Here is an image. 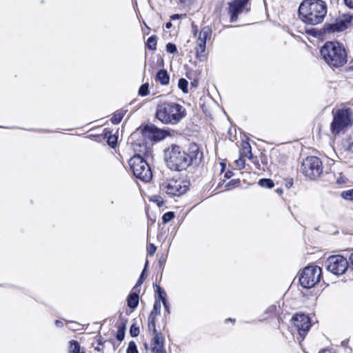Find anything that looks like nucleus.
<instances>
[{"instance_id":"9b49d317","label":"nucleus","mask_w":353,"mask_h":353,"mask_svg":"<svg viewBox=\"0 0 353 353\" xmlns=\"http://www.w3.org/2000/svg\"><path fill=\"white\" fill-rule=\"evenodd\" d=\"M212 30L208 26L203 27L199 33L194 48L196 57L200 61H204L207 59L205 54L206 41L211 37Z\"/></svg>"},{"instance_id":"2eb2a0df","label":"nucleus","mask_w":353,"mask_h":353,"mask_svg":"<svg viewBox=\"0 0 353 353\" xmlns=\"http://www.w3.org/2000/svg\"><path fill=\"white\" fill-rule=\"evenodd\" d=\"M347 28V23L343 20H340L336 23L331 24H326L325 26V30L328 33L335 32H341Z\"/></svg>"},{"instance_id":"f3484780","label":"nucleus","mask_w":353,"mask_h":353,"mask_svg":"<svg viewBox=\"0 0 353 353\" xmlns=\"http://www.w3.org/2000/svg\"><path fill=\"white\" fill-rule=\"evenodd\" d=\"M152 132V138L156 141H160L170 134L168 131L161 130L157 128H154Z\"/></svg>"},{"instance_id":"c9c22d12","label":"nucleus","mask_w":353,"mask_h":353,"mask_svg":"<svg viewBox=\"0 0 353 353\" xmlns=\"http://www.w3.org/2000/svg\"><path fill=\"white\" fill-rule=\"evenodd\" d=\"M165 48H166V51L170 53H174L177 50L176 45L172 43H168L166 45Z\"/></svg>"},{"instance_id":"473e14b6","label":"nucleus","mask_w":353,"mask_h":353,"mask_svg":"<svg viewBox=\"0 0 353 353\" xmlns=\"http://www.w3.org/2000/svg\"><path fill=\"white\" fill-rule=\"evenodd\" d=\"M166 223L165 221L158 223V229L160 230V232L157 234L158 238L166 236V231H163Z\"/></svg>"},{"instance_id":"72a5a7b5","label":"nucleus","mask_w":353,"mask_h":353,"mask_svg":"<svg viewBox=\"0 0 353 353\" xmlns=\"http://www.w3.org/2000/svg\"><path fill=\"white\" fill-rule=\"evenodd\" d=\"M127 353H139L137 345L134 341L129 343L128 347L127 348Z\"/></svg>"},{"instance_id":"20e7f679","label":"nucleus","mask_w":353,"mask_h":353,"mask_svg":"<svg viewBox=\"0 0 353 353\" xmlns=\"http://www.w3.org/2000/svg\"><path fill=\"white\" fill-rule=\"evenodd\" d=\"M165 160L172 170L181 171L189 166L187 152L176 145H172L165 150Z\"/></svg>"},{"instance_id":"864d4df0","label":"nucleus","mask_w":353,"mask_h":353,"mask_svg":"<svg viewBox=\"0 0 353 353\" xmlns=\"http://www.w3.org/2000/svg\"><path fill=\"white\" fill-rule=\"evenodd\" d=\"M336 182H337V183H339V184H341V183H344V182H345V181H344V179H343V177H341H341H339V178L337 179Z\"/></svg>"},{"instance_id":"f257e3e1","label":"nucleus","mask_w":353,"mask_h":353,"mask_svg":"<svg viewBox=\"0 0 353 353\" xmlns=\"http://www.w3.org/2000/svg\"><path fill=\"white\" fill-rule=\"evenodd\" d=\"M327 4L323 0H304L299 7V18L312 26L321 23L327 14Z\"/></svg>"},{"instance_id":"b1692460","label":"nucleus","mask_w":353,"mask_h":353,"mask_svg":"<svg viewBox=\"0 0 353 353\" xmlns=\"http://www.w3.org/2000/svg\"><path fill=\"white\" fill-rule=\"evenodd\" d=\"M161 305L159 301H156L153 305L152 310L151 311L149 317L156 318L157 315L160 314Z\"/></svg>"},{"instance_id":"aec40b11","label":"nucleus","mask_w":353,"mask_h":353,"mask_svg":"<svg viewBox=\"0 0 353 353\" xmlns=\"http://www.w3.org/2000/svg\"><path fill=\"white\" fill-rule=\"evenodd\" d=\"M139 304V295L135 292H132L128 297V305L130 308H135Z\"/></svg>"},{"instance_id":"f704fd0d","label":"nucleus","mask_w":353,"mask_h":353,"mask_svg":"<svg viewBox=\"0 0 353 353\" xmlns=\"http://www.w3.org/2000/svg\"><path fill=\"white\" fill-rule=\"evenodd\" d=\"M157 292L158 293L159 299L163 302V300H166L165 293L164 290L159 285L157 286Z\"/></svg>"},{"instance_id":"0eeeda50","label":"nucleus","mask_w":353,"mask_h":353,"mask_svg":"<svg viewBox=\"0 0 353 353\" xmlns=\"http://www.w3.org/2000/svg\"><path fill=\"white\" fill-rule=\"evenodd\" d=\"M322 270L318 266H307L303 269L299 277L301 285L304 288H313L320 281Z\"/></svg>"},{"instance_id":"3c124183","label":"nucleus","mask_w":353,"mask_h":353,"mask_svg":"<svg viewBox=\"0 0 353 353\" xmlns=\"http://www.w3.org/2000/svg\"><path fill=\"white\" fill-rule=\"evenodd\" d=\"M180 18V15L178 14H173L170 17V19L172 20H176V19H179Z\"/></svg>"},{"instance_id":"bf43d9fd","label":"nucleus","mask_w":353,"mask_h":353,"mask_svg":"<svg viewBox=\"0 0 353 353\" xmlns=\"http://www.w3.org/2000/svg\"><path fill=\"white\" fill-rule=\"evenodd\" d=\"M319 353H331V352L330 351L323 350V351L320 352Z\"/></svg>"},{"instance_id":"c756f323","label":"nucleus","mask_w":353,"mask_h":353,"mask_svg":"<svg viewBox=\"0 0 353 353\" xmlns=\"http://www.w3.org/2000/svg\"><path fill=\"white\" fill-rule=\"evenodd\" d=\"M178 86L184 93L188 92V81L185 79H179L178 82Z\"/></svg>"},{"instance_id":"a19ab883","label":"nucleus","mask_w":353,"mask_h":353,"mask_svg":"<svg viewBox=\"0 0 353 353\" xmlns=\"http://www.w3.org/2000/svg\"><path fill=\"white\" fill-rule=\"evenodd\" d=\"M167 256L165 255L162 254L159 259V265L161 268H163L165 264L166 263Z\"/></svg>"},{"instance_id":"2f4dec72","label":"nucleus","mask_w":353,"mask_h":353,"mask_svg":"<svg viewBox=\"0 0 353 353\" xmlns=\"http://www.w3.org/2000/svg\"><path fill=\"white\" fill-rule=\"evenodd\" d=\"M341 196L345 200L353 201V188L343 191Z\"/></svg>"},{"instance_id":"8fccbe9b","label":"nucleus","mask_w":353,"mask_h":353,"mask_svg":"<svg viewBox=\"0 0 353 353\" xmlns=\"http://www.w3.org/2000/svg\"><path fill=\"white\" fill-rule=\"evenodd\" d=\"M349 267L353 270V253L351 254L350 259H349Z\"/></svg>"},{"instance_id":"9d476101","label":"nucleus","mask_w":353,"mask_h":353,"mask_svg":"<svg viewBox=\"0 0 353 353\" xmlns=\"http://www.w3.org/2000/svg\"><path fill=\"white\" fill-rule=\"evenodd\" d=\"M327 270L336 275L345 273L349 267V262L341 255H333L327 258L325 262Z\"/></svg>"},{"instance_id":"37998d69","label":"nucleus","mask_w":353,"mask_h":353,"mask_svg":"<svg viewBox=\"0 0 353 353\" xmlns=\"http://www.w3.org/2000/svg\"><path fill=\"white\" fill-rule=\"evenodd\" d=\"M148 264V261H147L145 262V268H144V270H143V272H142V273H141V276H140V278H139V281H137V284H136V286L141 285V283H143V274H144L145 270V268H146V267H147Z\"/></svg>"},{"instance_id":"423d86ee","label":"nucleus","mask_w":353,"mask_h":353,"mask_svg":"<svg viewBox=\"0 0 353 353\" xmlns=\"http://www.w3.org/2000/svg\"><path fill=\"white\" fill-rule=\"evenodd\" d=\"M189 183L181 179H170L160 184L163 192L170 196H180L188 190Z\"/></svg>"},{"instance_id":"6e6d98bb","label":"nucleus","mask_w":353,"mask_h":353,"mask_svg":"<svg viewBox=\"0 0 353 353\" xmlns=\"http://www.w3.org/2000/svg\"><path fill=\"white\" fill-rule=\"evenodd\" d=\"M172 24L171 22H167L165 23V28L168 29L172 27Z\"/></svg>"},{"instance_id":"7c9ffc66","label":"nucleus","mask_w":353,"mask_h":353,"mask_svg":"<svg viewBox=\"0 0 353 353\" xmlns=\"http://www.w3.org/2000/svg\"><path fill=\"white\" fill-rule=\"evenodd\" d=\"M149 94V84L145 83L142 84L139 89V94L141 97H145Z\"/></svg>"},{"instance_id":"a878e982","label":"nucleus","mask_w":353,"mask_h":353,"mask_svg":"<svg viewBox=\"0 0 353 353\" xmlns=\"http://www.w3.org/2000/svg\"><path fill=\"white\" fill-rule=\"evenodd\" d=\"M70 353H85L84 352H81V347L79 343L76 341H71L70 342Z\"/></svg>"},{"instance_id":"09e8293b","label":"nucleus","mask_w":353,"mask_h":353,"mask_svg":"<svg viewBox=\"0 0 353 353\" xmlns=\"http://www.w3.org/2000/svg\"><path fill=\"white\" fill-rule=\"evenodd\" d=\"M236 163L237 165L239 167L243 168L245 165V161L241 159H239V160L236 161Z\"/></svg>"},{"instance_id":"5fc2aeb1","label":"nucleus","mask_w":353,"mask_h":353,"mask_svg":"<svg viewBox=\"0 0 353 353\" xmlns=\"http://www.w3.org/2000/svg\"><path fill=\"white\" fill-rule=\"evenodd\" d=\"M308 33L312 34V35L316 36V32L314 30H309Z\"/></svg>"},{"instance_id":"f8f14e48","label":"nucleus","mask_w":353,"mask_h":353,"mask_svg":"<svg viewBox=\"0 0 353 353\" xmlns=\"http://www.w3.org/2000/svg\"><path fill=\"white\" fill-rule=\"evenodd\" d=\"M291 321L303 340L311 327L309 316L304 314H296L292 317Z\"/></svg>"},{"instance_id":"58836bf2","label":"nucleus","mask_w":353,"mask_h":353,"mask_svg":"<svg viewBox=\"0 0 353 353\" xmlns=\"http://www.w3.org/2000/svg\"><path fill=\"white\" fill-rule=\"evenodd\" d=\"M157 250V247L153 243H150L148 246L147 251L149 255L152 256Z\"/></svg>"},{"instance_id":"49530a36","label":"nucleus","mask_w":353,"mask_h":353,"mask_svg":"<svg viewBox=\"0 0 353 353\" xmlns=\"http://www.w3.org/2000/svg\"><path fill=\"white\" fill-rule=\"evenodd\" d=\"M164 307H165V312L168 313V314H170V307H169V305H168V303L167 302L166 300H163V302H162Z\"/></svg>"},{"instance_id":"39448f33","label":"nucleus","mask_w":353,"mask_h":353,"mask_svg":"<svg viewBox=\"0 0 353 353\" xmlns=\"http://www.w3.org/2000/svg\"><path fill=\"white\" fill-rule=\"evenodd\" d=\"M128 163L130 170L136 178L144 182H149L152 179L151 168L141 155L133 156Z\"/></svg>"},{"instance_id":"7ed1b4c3","label":"nucleus","mask_w":353,"mask_h":353,"mask_svg":"<svg viewBox=\"0 0 353 353\" xmlns=\"http://www.w3.org/2000/svg\"><path fill=\"white\" fill-rule=\"evenodd\" d=\"M321 56L330 67L339 68L347 62L344 46L338 41H327L320 50Z\"/></svg>"},{"instance_id":"bb28decb","label":"nucleus","mask_w":353,"mask_h":353,"mask_svg":"<svg viewBox=\"0 0 353 353\" xmlns=\"http://www.w3.org/2000/svg\"><path fill=\"white\" fill-rule=\"evenodd\" d=\"M125 323H121L118 327V331L117 334V339L119 341H122L125 337Z\"/></svg>"},{"instance_id":"c03bdc74","label":"nucleus","mask_w":353,"mask_h":353,"mask_svg":"<svg viewBox=\"0 0 353 353\" xmlns=\"http://www.w3.org/2000/svg\"><path fill=\"white\" fill-rule=\"evenodd\" d=\"M152 353H166L164 347L161 348H157V347H152Z\"/></svg>"},{"instance_id":"052dcab7","label":"nucleus","mask_w":353,"mask_h":353,"mask_svg":"<svg viewBox=\"0 0 353 353\" xmlns=\"http://www.w3.org/2000/svg\"><path fill=\"white\" fill-rule=\"evenodd\" d=\"M227 321H231L232 320V319H227Z\"/></svg>"},{"instance_id":"603ef678","label":"nucleus","mask_w":353,"mask_h":353,"mask_svg":"<svg viewBox=\"0 0 353 353\" xmlns=\"http://www.w3.org/2000/svg\"><path fill=\"white\" fill-rule=\"evenodd\" d=\"M55 325L57 326V327H62L63 326V323L59 321V320H57L55 321Z\"/></svg>"},{"instance_id":"1a4fd4ad","label":"nucleus","mask_w":353,"mask_h":353,"mask_svg":"<svg viewBox=\"0 0 353 353\" xmlns=\"http://www.w3.org/2000/svg\"><path fill=\"white\" fill-rule=\"evenodd\" d=\"M352 112L350 109H339L334 116L330 128L334 134H339L344 128L352 125L351 115Z\"/></svg>"},{"instance_id":"de8ad7c7","label":"nucleus","mask_w":353,"mask_h":353,"mask_svg":"<svg viewBox=\"0 0 353 353\" xmlns=\"http://www.w3.org/2000/svg\"><path fill=\"white\" fill-rule=\"evenodd\" d=\"M345 5L350 8H353V0H344Z\"/></svg>"},{"instance_id":"ddd939ff","label":"nucleus","mask_w":353,"mask_h":353,"mask_svg":"<svg viewBox=\"0 0 353 353\" xmlns=\"http://www.w3.org/2000/svg\"><path fill=\"white\" fill-rule=\"evenodd\" d=\"M249 0H233L229 3V12L230 13L231 21H235L238 16L243 12Z\"/></svg>"},{"instance_id":"79ce46f5","label":"nucleus","mask_w":353,"mask_h":353,"mask_svg":"<svg viewBox=\"0 0 353 353\" xmlns=\"http://www.w3.org/2000/svg\"><path fill=\"white\" fill-rule=\"evenodd\" d=\"M152 198H153L152 201L156 202L158 206L160 207V206H161L163 204V199H162V198L161 196H154Z\"/></svg>"},{"instance_id":"6ab92c4d","label":"nucleus","mask_w":353,"mask_h":353,"mask_svg":"<svg viewBox=\"0 0 353 353\" xmlns=\"http://www.w3.org/2000/svg\"><path fill=\"white\" fill-rule=\"evenodd\" d=\"M242 152L241 155L243 157H246L249 159L252 158V148L250 144L248 141H242Z\"/></svg>"},{"instance_id":"cd10ccee","label":"nucleus","mask_w":353,"mask_h":353,"mask_svg":"<svg viewBox=\"0 0 353 353\" xmlns=\"http://www.w3.org/2000/svg\"><path fill=\"white\" fill-rule=\"evenodd\" d=\"M105 137H108L107 143H108V145L110 147H111L112 148H114L117 144L118 137L115 135H111V134L108 135L107 132L105 133Z\"/></svg>"},{"instance_id":"5701e85b","label":"nucleus","mask_w":353,"mask_h":353,"mask_svg":"<svg viewBox=\"0 0 353 353\" xmlns=\"http://www.w3.org/2000/svg\"><path fill=\"white\" fill-rule=\"evenodd\" d=\"M258 183L261 187L268 188V189H271L274 186V183L273 181L270 179H266V178L261 179L259 181Z\"/></svg>"},{"instance_id":"a18cd8bd","label":"nucleus","mask_w":353,"mask_h":353,"mask_svg":"<svg viewBox=\"0 0 353 353\" xmlns=\"http://www.w3.org/2000/svg\"><path fill=\"white\" fill-rule=\"evenodd\" d=\"M276 310V306L275 305H272L268 307L265 311V313H274Z\"/></svg>"},{"instance_id":"4468645a","label":"nucleus","mask_w":353,"mask_h":353,"mask_svg":"<svg viewBox=\"0 0 353 353\" xmlns=\"http://www.w3.org/2000/svg\"><path fill=\"white\" fill-rule=\"evenodd\" d=\"M203 157V153L200 151L199 146L196 143H192L187 152V159L188 165H197L200 163Z\"/></svg>"},{"instance_id":"c85d7f7f","label":"nucleus","mask_w":353,"mask_h":353,"mask_svg":"<svg viewBox=\"0 0 353 353\" xmlns=\"http://www.w3.org/2000/svg\"><path fill=\"white\" fill-rule=\"evenodd\" d=\"M148 330L152 334L159 332L157 331L155 319L153 317H148Z\"/></svg>"},{"instance_id":"ea45409f","label":"nucleus","mask_w":353,"mask_h":353,"mask_svg":"<svg viewBox=\"0 0 353 353\" xmlns=\"http://www.w3.org/2000/svg\"><path fill=\"white\" fill-rule=\"evenodd\" d=\"M240 184V180L239 179H232L226 185V188H229L230 186L236 187Z\"/></svg>"},{"instance_id":"f03ea898","label":"nucleus","mask_w":353,"mask_h":353,"mask_svg":"<svg viewBox=\"0 0 353 353\" xmlns=\"http://www.w3.org/2000/svg\"><path fill=\"white\" fill-rule=\"evenodd\" d=\"M186 114V110L182 105L174 101H163L157 105L155 117L163 124L174 125Z\"/></svg>"},{"instance_id":"393cba45","label":"nucleus","mask_w":353,"mask_h":353,"mask_svg":"<svg viewBox=\"0 0 353 353\" xmlns=\"http://www.w3.org/2000/svg\"><path fill=\"white\" fill-rule=\"evenodd\" d=\"M157 37L156 35L150 36L146 42V46L148 49L154 50L157 48Z\"/></svg>"},{"instance_id":"a211bd4d","label":"nucleus","mask_w":353,"mask_h":353,"mask_svg":"<svg viewBox=\"0 0 353 353\" xmlns=\"http://www.w3.org/2000/svg\"><path fill=\"white\" fill-rule=\"evenodd\" d=\"M154 337L152 341V347L161 348L163 347L164 339L161 332L153 334Z\"/></svg>"},{"instance_id":"e433bc0d","label":"nucleus","mask_w":353,"mask_h":353,"mask_svg":"<svg viewBox=\"0 0 353 353\" xmlns=\"http://www.w3.org/2000/svg\"><path fill=\"white\" fill-rule=\"evenodd\" d=\"M174 219V213L173 212H168L162 216V221H172Z\"/></svg>"},{"instance_id":"412c9836","label":"nucleus","mask_w":353,"mask_h":353,"mask_svg":"<svg viewBox=\"0 0 353 353\" xmlns=\"http://www.w3.org/2000/svg\"><path fill=\"white\" fill-rule=\"evenodd\" d=\"M125 113L126 110H120L115 112L110 119L111 122L114 125L119 124L122 121Z\"/></svg>"},{"instance_id":"4c0bfd02","label":"nucleus","mask_w":353,"mask_h":353,"mask_svg":"<svg viewBox=\"0 0 353 353\" xmlns=\"http://www.w3.org/2000/svg\"><path fill=\"white\" fill-rule=\"evenodd\" d=\"M130 334L133 337L137 336L139 334V327L135 326L134 325H131L130 328Z\"/></svg>"},{"instance_id":"4d7b16f0","label":"nucleus","mask_w":353,"mask_h":353,"mask_svg":"<svg viewBox=\"0 0 353 353\" xmlns=\"http://www.w3.org/2000/svg\"><path fill=\"white\" fill-rule=\"evenodd\" d=\"M276 192L279 194H281L283 193V189L282 188H277Z\"/></svg>"},{"instance_id":"dca6fc26","label":"nucleus","mask_w":353,"mask_h":353,"mask_svg":"<svg viewBox=\"0 0 353 353\" xmlns=\"http://www.w3.org/2000/svg\"><path fill=\"white\" fill-rule=\"evenodd\" d=\"M156 81L159 82L162 85H167L170 82V76L166 70H160L156 74Z\"/></svg>"},{"instance_id":"13d9d810","label":"nucleus","mask_w":353,"mask_h":353,"mask_svg":"<svg viewBox=\"0 0 353 353\" xmlns=\"http://www.w3.org/2000/svg\"><path fill=\"white\" fill-rule=\"evenodd\" d=\"M230 176H231L230 172H226V173L225 174V178H230Z\"/></svg>"},{"instance_id":"6e6552de","label":"nucleus","mask_w":353,"mask_h":353,"mask_svg":"<svg viewBox=\"0 0 353 353\" xmlns=\"http://www.w3.org/2000/svg\"><path fill=\"white\" fill-rule=\"evenodd\" d=\"M301 170L305 176L315 180L323 172L322 162L316 157H308L302 163Z\"/></svg>"},{"instance_id":"4be33fe9","label":"nucleus","mask_w":353,"mask_h":353,"mask_svg":"<svg viewBox=\"0 0 353 353\" xmlns=\"http://www.w3.org/2000/svg\"><path fill=\"white\" fill-rule=\"evenodd\" d=\"M342 145L345 151L353 153V137H349L345 139L343 141Z\"/></svg>"}]
</instances>
